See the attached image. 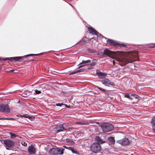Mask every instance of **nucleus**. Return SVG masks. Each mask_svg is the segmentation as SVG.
Wrapping results in <instances>:
<instances>
[{"label": "nucleus", "mask_w": 155, "mask_h": 155, "mask_svg": "<svg viewBox=\"0 0 155 155\" xmlns=\"http://www.w3.org/2000/svg\"><path fill=\"white\" fill-rule=\"evenodd\" d=\"M42 54V53H40L38 54H30L28 55H25L23 56H20V57H10V58H2L1 59L0 61H6L7 60H10L11 61H18L19 62L22 61L23 60V58H25L27 57L32 56H38L40 54Z\"/></svg>", "instance_id": "nucleus-1"}, {"label": "nucleus", "mask_w": 155, "mask_h": 155, "mask_svg": "<svg viewBox=\"0 0 155 155\" xmlns=\"http://www.w3.org/2000/svg\"><path fill=\"white\" fill-rule=\"evenodd\" d=\"M71 126L68 124H60L55 126V127L53 128V130L55 132L58 133L71 129Z\"/></svg>", "instance_id": "nucleus-2"}, {"label": "nucleus", "mask_w": 155, "mask_h": 155, "mask_svg": "<svg viewBox=\"0 0 155 155\" xmlns=\"http://www.w3.org/2000/svg\"><path fill=\"white\" fill-rule=\"evenodd\" d=\"M101 127L103 132H109L112 131L114 129L113 125L109 123H103L101 124Z\"/></svg>", "instance_id": "nucleus-3"}, {"label": "nucleus", "mask_w": 155, "mask_h": 155, "mask_svg": "<svg viewBox=\"0 0 155 155\" xmlns=\"http://www.w3.org/2000/svg\"><path fill=\"white\" fill-rule=\"evenodd\" d=\"M101 149V146L99 143L95 142L93 143L91 146V150L94 153L99 152Z\"/></svg>", "instance_id": "nucleus-4"}, {"label": "nucleus", "mask_w": 155, "mask_h": 155, "mask_svg": "<svg viewBox=\"0 0 155 155\" xmlns=\"http://www.w3.org/2000/svg\"><path fill=\"white\" fill-rule=\"evenodd\" d=\"M0 112H5L7 114L10 112V110L9 106L8 104H0Z\"/></svg>", "instance_id": "nucleus-5"}, {"label": "nucleus", "mask_w": 155, "mask_h": 155, "mask_svg": "<svg viewBox=\"0 0 155 155\" xmlns=\"http://www.w3.org/2000/svg\"><path fill=\"white\" fill-rule=\"evenodd\" d=\"M117 142L124 146L128 145L130 144L129 140L126 138H124L121 140H118L117 141Z\"/></svg>", "instance_id": "nucleus-6"}, {"label": "nucleus", "mask_w": 155, "mask_h": 155, "mask_svg": "<svg viewBox=\"0 0 155 155\" xmlns=\"http://www.w3.org/2000/svg\"><path fill=\"white\" fill-rule=\"evenodd\" d=\"M4 143L6 147H10L13 146L15 144L13 141L9 140H4Z\"/></svg>", "instance_id": "nucleus-7"}, {"label": "nucleus", "mask_w": 155, "mask_h": 155, "mask_svg": "<svg viewBox=\"0 0 155 155\" xmlns=\"http://www.w3.org/2000/svg\"><path fill=\"white\" fill-rule=\"evenodd\" d=\"M88 38L86 37H83L81 40L76 43V44H79L80 45H83L86 44L90 41Z\"/></svg>", "instance_id": "nucleus-8"}, {"label": "nucleus", "mask_w": 155, "mask_h": 155, "mask_svg": "<svg viewBox=\"0 0 155 155\" xmlns=\"http://www.w3.org/2000/svg\"><path fill=\"white\" fill-rule=\"evenodd\" d=\"M101 83L105 85L106 84L110 85L113 86H115V84L114 83L111 82L109 80V79L107 78L102 80L101 81Z\"/></svg>", "instance_id": "nucleus-9"}, {"label": "nucleus", "mask_w": 155, "mask_h": 155, "mask_svg": "<svg viewBox=\"0 0 155 155\" xmlns=\"http://www.w3.org/2000/svg\"><path fill=\"white\" fill-rule=\"evenodd\" d=\"M28 151L29 153L31 154H35L36 152V149L34 146L32 144L29 146Z\"/></svg>", "instance_id": "nucleus-10"}, {"label": "nucleus", "mask_w": 155, "mask_h": 155, "mask_svg": "<svg viewBox=\"0 0 155 155\" xmlns=\"http://www.w3.org/2000/svg\"><path fill=\"white\" fill-rule=\"evenodd\" d=\"M107 42L110 45L115 47L118 46L120 45L119 43H117L115 42L114 41L111 39H108L107 40Z\"/></svg>", "instance_id": "nucleus-11"}, {"label": "nucleus", "mask_w": 155, "mask_h": 155, "mask_svg": "<svg viewBox=\"0 0 155 155\" xmlns=\"http://www.w3.org/2000/svg\"><path fill=\"white\" fill-rule=\"evenodd\" d=\"M88 29L90 33L97 36L99 34L98 32L94 29L92 27H88Z\"/></svg>", "instance_id": "nucleus-12"}, {"label": "nucleus", "mask_w": 155, "mask_h": 155, "mask_svg": "<svg viewBox=\"0 0 155 155\" xmlns=\"http://www.w3.org/2000/svg\"><path fill=\"white\" fill-rule=\"evenodd\" d=\"M95 140L96 141L98 142H97L100 144L104 143L105 141L102 139L100 137L98 136H96L95 138Z\"/></svg>", "instance_id": "nucleus-13"}, {"label": "nucleus", "mask_w": 155, "mask_h": 155, "mask_svg": "<svg viewBox=\"0 0 155 155\" xmlns=\"http://www.w3.org/2000/svg\"><path fill=\"white\" fill-rule=\"evenodd\" d=\"M97 74L98 75V77L99 78H103L105 77L107 75L106 73H102L100 71L97 72Z\"/></svg>", "instance_id": "nucleus-14"}, {"label": "nucleus", "mask_w": 155, "mask_h": 155, "mask_svg": "<svg viewBox=\"0 0 155 155\" xmlns=\"http://www.w3.org/2000/svg\"><path fill=\"white\" fill-rule=\"evenodd\" d=\"M64 150V148H63L62 147H59L57 148V155L60 154V155H62L63 154L64 152L63 151Z\"/></svg>", "instance_id": "nucleus-15"}, {"label": "nucleus", "mask_w": 155, "mask_h": 155, "mask_svg": "<svg viewBox=\"0 0 155 155\" xmlns=\"http://www.w3.org/2000/svg\"><path fill=\"white\" fill-rule=\"evenodd\" d=\"M57 148H52L49 151L50 153L52 155H57Z\"/></svg>", "instance_id": "nucleus-16"}, {"label": "nucleus", "mask_w": 155, "mask_h": 155, "mask_svg": "<svg viewBox=\"0 0 155 155\" xmlns=\"http://www.w3.org/2000/svg\"><path fill=\"white\" fill-rule=\"evenodd\" d=\"M68 150L71 151L73 153H74L78 155L80 154V153L77 150H75L74 148L72 147H69Z\"/></svg>", "instance_id": "nucleus-17"}, {"label": "nucleus", "mask_w": 155, "mask_h": 155, "mask_svg": "<svg viewBox=\"0 0 155 155\" xmlns=\"http://www.w3.org/2000/svg\"><path fill=\"white\" fill-rule=\"evenodd\" d=\"M108 140L111 144H114L115 142V140L114 138L111 137L108 138Z\"/></svg>", "instance_id": "nucleus-18"}, {"label": "nucleus", "mask_w": 155, "mask_h": 155, "mask_svg": "<svg viewBox=\"0 0 155 155\" xmlns=\"http://www.w3.org/2000/svg\"><path fill=\"white\" fill-rule=\"evenodd\" d=\"M66 142L67 143L71 144H73L74 143V142L72 139H66Z\"/></svg>", "instance_id": "nucleus-19"}, {"label": "nucleus", "mask_w": 155, "mask_h": 155, "mask_svg": "<svg viewBox=\"0 0 155 155\" xmlns=\"http://www.w3.org/2000/svg\"><path fill=\"white\" fill-rule=\"evenodd\" d=\"M106 55H107V56H109V55L112 54V51H111L109 50H108L107 49H106Z\"/></svg>", "instance_id": "nucleus-20"}, {"label": "nucleus", "mask_w": 155, "mask_h": 155, "mask_svg": "<svg viewBox=\"0 0 155 155\" xmlns=\"http://www.w3.org/2000/svg\"><path fill=\"white\" fill-rule=\"evenodd\" d=\"M91 60H87L86 61L83 60L81 63H80L79 65H81L84 63H91Z\"/></svg>", "instance_id": "nucleus-21"}, {"label": "nucleus", "mask_w": 155, "mask_h": 155, "mask_svg": "<svg viewBox=\"0 0 155 155\" xmlns=\"http://www.w3.org/2000/svg\"><path fill=\"white\" fill-rule=\"evenodd\" d=\"M96 60V59L93 60L92 62L90 64V65L92 66L95 65L97 64V62L95 61Z\"/></svg>", "instance_id": "nucleus-22"}, {"label": "nucleus", "mask_w": 155, "mask_h": 155, "mask_svg": "<svg viewBox=\"0 0 155 155\" xmlns=\"http://www.w3.org/2000/svg\"><path fill=\"white\" fill-rule=\"evenodd\" d=\"M9 134H10L11 137L12 138L15 137L17 136V135L11 132H10Z\"/></svg>", "instance_id": "nucleus-23"}, {"label": "nucleus", "mask_w": 155, "mask_h": 155, "mask_svg": "<svg viewBox=\"0 0 155 155\" xmlns=\"http://www.w3.org/2000/svg\"><path fill=\"white\" fill-rule=\"evenodd\" d=\"M28 118L29 120H30L31 121H33L35 119V117L32 116H30V115H29V116L28 117Z\"/></svg>", "instance_id": "nucleus-24"}, {"label": "nucleus", "mask_w": 155, "mask_h": 155, "mask_svg": "<svg viewBox=\"0 0 155 155\" xmlns=\"http://www.w3.org/2000/svg\"><path fill=\"white\" fill-rule=\"evenodd\" d=\"M76 124H79L81 125L87 124L86 123H84L82 122H78L76 123Z\"/></svg>", "instance_id": "nucleus-25"}, {"label": "nucleus", "mask_w": 155, "mask_h": 155, "mask_svg": "<svg viewBox=\"0 0 155 155\" xmlns=\"http://www.w3.org/2000/svg\"><path fill=\"white\" fill-rule=\"evenodd\" d=\"M35 93L36 94H39L41 93V91L38 90L37 89H35Z\"/></svg>", "instance_id": "nucleus-26"}, {"label": "nucleus", "mask_w": 155, "mask_h": 155, "mask_svg": "<svg viewBox=\"0 0 155 155\" xmlns=\"http://www.w3.org/2000/svg\"><path fill=\"white\" fill-rule=\"evenodd\" d=\"M2 119L8 120H15V119H14V118H2Z\"/></svg>", "instance_id": "nucleus-27"}, {"label": "nucleus", "mask_w": 155, "mask_h": 155, "mask_svg": "<svg viewBox=\"0 0 155 155\" xmlns=\"http://www.w3.org/2000/svg\"><path fill=\"white\" fill-rule=\"evenodd\" d=\"M77 73V72L76 70L73 71H71L70 73V74H75V73Z\"/></svg>", "instance_id": "nucleus-28"}, {"label": "nucleus", "mask_w": 155, "mask_h": 155, "mask_svg": "<svg viewBox=\"0 0 155 155\" xmlns=\"http://www.w3.org/2000/svg\"><path fill=\"white\" fill-rule=\"evenodd\" d=\"M97 89H99L100 90H101L102 91H103V92H105V90L104 89H103L102 88H101L99 87H98V86H97Z\"/></svg>", "instance_id": "nucleus-29"}, {"label": "nucleus", "mask_w": 155, "mask_h": 155, "mask_svg": "<svg viewBox=\"0 0 155 155\" xmlns=\"http://www.w3.org/2000/svg\"><path fill=\"white\" fill-rule=\"evenodd\" d=\"M29 115L27 114H25L23 115H22V117H24L26 118H28Z\"/></svg>", "instance_id": "nucleus-30"}, {"label": "nucleus", "mask_w": 155, "mask_h": 155, "mask_svg": "<svg viewBox=\"0 0 155 155\" xmlns=\"http://www.w3.org/2000/svg\"><path fill=\"white\" fill-rule=\"evenodd\" d=\"M152 124V128L154 132L155 133V123H153Z\"/></svg>", "instance_id": "nucleus-31"}, {"label": "nucleus", "mask_w": 155, "mask_h": 155, "mask_svg": "<svg viewBox=\"0 0 155 155\" xmlns=\"http://www.w3.org/2000/svg\"><path fill=\"white\" fill-rule=\"evenodd\" d=\"M76 70L77 72V73H78V72H80L83 71H84V69H83V68H81L80 69H76Z\"/></svg>", "instance_id": "nucleus-32"}, {"label": "nucleus", "mask_w": 155, "mask_h": 155, "mask_svg": "<svg viewBox=\"0 0 155 155\" xmlns=\"http://www.w3.org/2000/svg\"><path fill=\"white\" fill-rule=\"evenodd\" d=\"M130 96L128 93H126L124 95V97H126L128 98H129Z\"/></svg>", "instance_id": "nucleus-33"}, {"label": "nucleus", "mask_w": 155, "mask_h": 155, "mask_svg": "<svg viewBox=\"0 0 155 155\" xmlns=\"http://www.w3.org/2000/svg\"><path fill=\"white\" fill-rule=\"evenodd\" d=\"M64 104L63 103H57L56 104V105L57 106H59L61 107L62 105H63Z\"/></svg>", "instance_id": "nucleus-34"}, {"label": "nucleus", "mask_w": 155, "mask_h": 155, "mask_svg": "<svg viewBox=\"0 0 155 155\" xmlns=\"http://www.w3.org/2000/svg\"><path fill=\"white\" fill-rule=\"evenodd\" d=\"M133 96L136 99H138L139 97L138 95L135 94H134L133 95Z\"/></svg>", "instance_id": "nucleus-35"}, {"label": "nucleus", "mask_w": 155, "mask_h": 155, "mask_svg": "<svg viewBox=\"0 0 155 155\" xmlns=\"http://www.w3.org/2000/svg\"><path fill=\"white\" fill-rule=\"evenodd\" d=\"M101 53L102 55H103V56H104L105 55H106V50L105 49L104 50V51L103 52H101Z\"/></svg>", "instance_id": "nucleus-36"}, {"label": "nucleus", "mask_w": 155, "mask_h": 155, "mask_svg": "<svg viewBox=\"0 0 155 155\" xmlns=\"http://www.w3.org/2000/svg\"><path fill=\"white\" fill-rule=\"evenodd\" d=\"M22 145H23L25 147H26L27 146V144L25 142H22Z\"/></svg>", "instance_id": "nucleus-37"}, {"label": "nucleus", "mask_w": 155, "mask_h": 155, "mask_svg": "<svg viewBox=\"0 0 155 155\" xmlns=\"http://www.w3.org/2000/svg\"><path fill=\"white\" fill-rule=\"evenodd\" d=\"M119 46H120L121 47H125L126 46V45L124 44H120V45Z\"/></svg>", "instance_id": "nucleus-38"}, {"label": "nucleus", "mask_w": 155, "mask_h": 155, "mask_svg": "<svg viewBox=\"0 0 155 155\" xmlns=\"http://www.w3.org/2000/svg\"><path fill=\"white\" fill-rule=\"evenodd\" d=\"M155 123V117H153L152 119V120L151 121V123Z\"/></svg>", "instance_id": "nucleus-39"}, {"label": "nucleus", "mask_w": 155, "mask_h": 155, "mask_svg": "<svg viewBox=\"0 0 155 155\" xmlns=\"http://www.w3.org/2000/svg\"><path fill=\"white\" fill-rule=\"evenodd\" d=\"M64 105L65 106V107L66 108H70V106H69V105H67V104H64V105Z\"/></svg>", "instance_id": "nucleus-40"}, {"label": "nucleus", "mask_w": 155, "mask_h": 155, "mask_svg": "<svg viewBox=\"0 0 155 155\" xmlns=\"http://www.w3.org/2000/svg\"><path fill=\"white\" fill-rule=\"evenodd\" d=\"M155 47V45H150L149 46V48H153Z\"/></svg>", "instance_id": "nucleus-41"}, {"label": "nucleus", "mask_w": 155, "mask_h": 155, "mask_svg": "<svg viewBox=\"0 0 155 155\" xmlns=\"http://www.w3.org/2000/svg\"><path fill=\"white\" fill-rule=\"evenodd\" d=\"M87 51L88 52H90V53H92V51L91 49L90 48H88L87 49Z\"/></svg>", "instance_id": "nucleus-42"}, {"label": "nucleus", "mask_w": 155, "mask_h": 155, "mask_svg": "<svg viewBox=\"0 0 155 155\" xmlns=\"http://www.w3.org/2000/svg\"><path fill=\"white\" fill-rule=\"evenodd\" d=\"M63 147L68 149L69 147H67L65 145L63 146Z\"/></svg>", "instance_id": "nucleus-43"}, {"label": "nucleus", "mask_w": 155, "mask_h": 155, "mask_svg": "<svg viewBox=\"0 0 155 155\" xmlns=\"http://www.w3.org/2000/svg\"><path fill=\"white\" fill-rule=\"evenodd\" d=\"M16 116L18 117H22V115L20 114H17L16 115Z\"/></svg>", "instance_id": "nucleus-44"}, {"label": "nucleus", "mask_w": 155, "mask_h": 155, "mask_svg": "<svg viewBox=\"0 0 155 155\" xmlns=\"http://www.w3.org/2000/svg\"><path fill=\"white\" fill-rule=\"evenodd\" d=\"M85 65H82L79 66L78 67V68H81L82 67H83V66H85Z\"/></svg>", "instance_id": "nucleus-45"}, {"label": "nucleus", "mask_w": 155, "mask_h": 155, "mask_svg": "<svg viewBox=\"0 0 155 155\" xmlns=\"http://www.w3.org/2000/svg\"><path fill=\"white\" fill-rule=\"evenodd\" d=\"M128 99L131 100H132L133 99V98L132 97H131L130 96Z\"/></svg>", "instance_id": "nucleus-46"}, {"label": "nucleus", "mask_w": 155, "mask_h": 155, "mask_svg": "<svg viewBox=\"0 0 155 155\" xmlns=\"http://www.w3.org/2000/svg\"><path fill=\"white\" fill-rule=\"evenodd\" d=\"M34 61V59H31L29 61Z\"/></svg>", "instance_id": "nucleus-47"}, {"label": "nucleus", "mask_w": 155, "mask_h": 155, "mask_svg": "<svg viewBox=\"0 0 155 155\" xmlns=\"http://www.w3.org/2000/svg\"><path fill=\"white\" fill-rule=\"evenodd\" d=\"M14 71V70L12 69V70H11L10 71H9V72H11V71Z\"/></svg>", "instance_id": "nucleus-48"}, {"label": "nucleus", "mask_w": 155, "mask_h": 155, "mask_svg": "<svg viewBox=\"0 0 155 155\" xmlns=\"http://www.w3.org/2000/svg\"><path fill=\"white\" fill-rule=\"evenodd\" d=\"M6 149L7 150H9V148H8L6 147Z\"/></svg>", "instance_id": "nucleus-49"}, {"label": "nucleus", "mask_w": 155, "mask_h": 155, "mask_svg": "<svg viewBox=\"0 0 155 155\" xmlns=\"http://www.w3.org/2000/svg\"><path fill=\"white\" fill-rule=\"evenodd\" d=\"M2 68L1 67H0V70H1Z\"/></svg>", "instance_id": "nucleus-50"}, {"label": "nucleus", "mask_w": 155, "mask_h": 155, "mask_svg": "<svg viewBox=\"0 0 155 155\" xmlns=\"http://www.w3.org/2000/svg\"><path fill=\"white\" fill-rule=\"evenodd\" d=\"M134 94H131V96H133V95H134Z\"/></svg>", "instance_id": "nucleus-51"}, {"label": "nucleus", "mask_w": 155, "mask_h": 155, "mask_svg": "<svg viewBox=\"0 0 155 155\" xmlns=\"http://www.w3.org/2000/svg\"><path fill=\"white\" fill-rule=\"evenodd\" d=\"M1 60V59H0V61Z\"/></svg>", "instance_id": "nucleus-52"}]
</instances>
